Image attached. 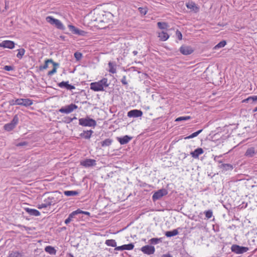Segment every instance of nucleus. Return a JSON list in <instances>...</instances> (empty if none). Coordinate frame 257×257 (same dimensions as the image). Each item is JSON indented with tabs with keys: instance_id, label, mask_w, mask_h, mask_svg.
Here are the masks:
<instances>
[{
	"instance_id": "obj_1",
	"label": "nucleus",
	"mask_w": 257,
	"mask_h": 257,
	"mask_svg": "<svg viewBox=\"0 0 257 257\" xmlns=\"http://www.w3.org/2000/svg\"><path fill=\"white\" fill-rule=\"evenodd\" d=\"M109 84L107 79L103 78L98 82L91 83L90 89L94 91H104V88L107 87Z\"/></svg>"
},
{
	"instance_id": "obj_2",
	"label": "nucleus",
	"mask_w": 257,
	"mask_h": 257,
	"mask_svg": "<svg viewBox=\"0 0 257 257\" xmlns=\"http://www.w3.org/2000/svg\"><path fill=\"white\" fill-rule=\"evenodd\" d=\"M46 21L51 25L55 26L57 29L61 30H65V27L61 22L52 16H48L46 18Z\"/></svg>"
},
{
	"instance_id": "obj_3",
	"label": "nucleus",
	"mask_w": 257,
	"mask_h": 257,
	"mask_svg": "<svg viewBox=\"0 0 257 257\" xmlns=\"http://www.w3.org/2000/svg\"><path fill=\"white\" fill-rule=\"evenodd\" d=\"M79 124L84 126H95L96 125V121L88 117L86 118H81L79 119Z\"/></svg>"
},
{
	"instance_id": "obj_4",
	"label": "nucleus",
	"mask_w": 257,
	"mask_h": 257,
	"mask_svg": "<svg viewBox=\"0 0 257 257\" xmlns=\"http://www.w3.org/2000/svg\"><path fill=\"white\" fill-rule=\"evenodd\" d=\"M231 249L232 252L236 254H242L248 251V248L237 244H233L231 247Z\"/></svg>"
},
{
	"instance_id": "obj_5",
	"label": "nucleus",
	"mask_w": 257,
	"mask_h": 257,
	"mask_svg": "<svg viewBox=\"0 0 257 257\" xmlns=\"http://www.w3.org/2000/svg\"><path fill=\"white\" fill-rule=\"evenodd\" d=\"M14 103L27 107L32 105L33 103L32 100L30 99L18 98L15 99V103Z\"/></svg>"
},
{
	"instance_id": "obj_6",
	"label": "nucleus",
	"mask_w": 257,
	"mask_h": 257,
	"mask_svg": "<svg viewBox=\"0 0 257 257\" xmlns=\"http://www.w3.org/2000/svg\"><path fill=\"white\" fill-rule=\"evenodd\" d=\"M77 106L75 104L71 103L70 105L65 106V107H61L59 109V111L61 113H69L72 112L74 110L77 108Z\"/></svg>"
},
{
	"instance_id": "obj_7",
	"label": "nucleus",
	"mask_w": 257,
	"mask_h": 257,
	"mask_svg": "<svg viewBox=\"0 0 257 257\" xmlns=\"http://www.w3.org/2000/svg\"><path fill=\"white\" fill-rule=\"evenodd\" d=\"M167 193V191L165 189L159 190L153 194L152 199L154 201L159 200L163 196L166 195Z\"/></svg>"
},
{
	"instance_id": "obj_8",
	"label": "nucleus",
	"mask_w": 257,
	"mask_h": 257,
	"mask_svg": "<svg viewBox=\"0 0 257 257\" xmlns=\"http://www.w3.org/2000/svg\"><path fill=\"white\" fill-rule=\"evenodd\" d=\"M141 250L145 254L151 255L154 253L155 251V248L153 246L146 245L143 246L141 248Z\"/></svg>"
},
{
	"instance_id": "obj_9",
	"label": "nucleus",
	"mask_w": 257,
	"mask_h": 257,
	"mask_svg": "<svg viewBox=\"0 0 257 257\" xmlns=\"http://www.w3.org/2000/svg\"><path fill=\"white\" fill-rule=\"evenodd\" d=\"M80 165L86 168L94 166L96 165V161L93 159H86L81 161Z\"/></svg>"
},
{
	"instance_id": "obj_10",
	"label": "nucleus",
	"mask_w": 257,
	"mask_h": 257,
	"mask_svg": "<svg viewBox=\"0 0 257 257\" xmlns=\"http://www.w3.org/2000/svg\"><path fill=\"white\" fill-rule=\"evenodd\" d=\"M193 51V48L189 46L183 45L180 48V52L185 55L191 54Z\"/></svg>"
},
{
	"instance_id": "obj_11",
	"label": "nucleus",
	"mask_w": 257,
	"mask_h": 257,
	"mask_svg": "<svg viewBox=\"0 0 257 257\" xmlns=\"http://www.w3.org/2000/svg\"><path fill=\"white\" fill-rule=\"evenodd\" d=\"M68 27L69 29V30L74 34L79 36H84L86 33L84 31L76 28L73 25H68Z\"/></svg>"
},
{
	"instance_id": "obj_12",
	"label": "nucleus",
	"mask_w": 257,
	"mask_h": 257,
	"mask_svg": "<svg viewBox=\"0 0 257 257\" xmlns=\"http://www.w3.org/2000/svg\"><path fill=\"white\" fill-rule=\"evenodd\" d=\"M143 112L141 110L133 109L127 112V116L129 117H138L142 116Z\"/></svg>"
},
{
	"instance_id": "obj_13",
	"label": "nucleus",
	"mask_w": 257,
	"mask_h": 257,
	"mask_svg": "<svg viewBox=\"0 0 257 257\" xmlns=\"http://www.w3.org/2000/svg\"><path fill=\"white\" fill-rule=\"evenodd\" d=\"M15 45L13 41L5 40L0 43V47L12 49L14 48Z\"/></svg>"
},
{
	"instance_id": "obj_14",
	"label": "nucleus",
	"mask_w": 257,
	"mask_h": 257,
	"mask_svg": "<svg viewBox=\"0 0 257 257\" xmlns=\"http://www.w3.org/2000/svg\"><path fill=\"white\" fill-rule=\"evenodd\" d=\"M58 85L60 88H65L67 90H72L75 88L74 85L69 84L68 81H62L58 83Z\"/></svg>"
},
{
	"instance_id": "obj_15",
	"label": "nucleus",
	"mask_w": 257,
	"mask_h": 257,
	"mask_svg": "<svg viewBox=\"0 0 257 257\" xmlns=\"http://www.w3.org/2000/svg\"><path fill=\"white\" fill-rule=\"evenodd\" d=\"M25 210L31 216H38L40 215V212L35 209L25 208Z\"/></svg>"
},
{
	"instance_id": "obj_16",
	"label": "nucleus",
	"mask_w": 257,
	"mask_h": 257,
	"mask_svg": "<svg viewBox=\"0 0 257 257\" xmlns=\"http://www.w3.org/2000/svg\"><path fill=\"white\" fill-rule=\"evenodd\" d=\"M186 5L188 9H190L195 13H197L199 11L198 7L196 6L195 3L193 2H189L187 3Z\"/></svg>"
},
{
	"instance_id": "obj_17",
	"label": "nucleus",
	"mask_w": 257,
	"mask_h": 257,
	"mask_svg": "<svg viewBox=\"0 0 257 257\" xmlns=\"http://www.w3.org/2000/svg\"><path fill=\"white\" fill-rule=\"evenodd\" d=\"M203 152V150L201 148H199L195 149L193 152H191L190 154L193 158H198L199 156L202 154Z\"/></svg>"
},
{
	"instance_id": "obj_18",
	"label": "nucleus",
	"mask_w": 257,
	"mask_h": 257,
	"mask_svg": "<svg viewBox=\"0 0 257 257\" xmlns=\"http://www.w3.org/2000/svg\"><path fill=\"white\" fill-rule=\"evenodd\" d=\"M132 139V137L126 135L122 138H117V140L121 145H124L128 143Z\"/></svg>"
},
{
	"instance_id": "obj_19",
	"label": "nucleus",
	"mask_w": 257,
	"mask_h": 257,
	"mask_svg": "<svg viewBox=\"0 0 257 257\" xmlns=\"http://www.w3.org/2000/svg\"><path fill=\"white\" fill-rule=\"evenodd\" d=\"M23 252H19L17 250L10 251L7 257H24Z\"/></svg>"
},
{
	"instance_id": "obj_20",
	"label": "nucleus",
	"mask_w": 257,
	"mask_h": 257,
	"mask_svg": "<svg viewBox=\"0 0 257 257\" xmlns=\"http://www.w3.org/2000/svg\"><path fill=\"white\" fill-rule=\"evenodd\" d=\"M80 209H77L76 211H73L69 215L68 217L65 220V223L67 224L71 222L72 218H74V216L79 214Z\"/></svg>"
},
{
	"instance_id": "obj_21",
	"label": "nucleus",
	"mask_w": 257,
	"mask_h": 257,
	"mask_svg": "<svg viewBox=\"0 0 257 257\" xmlns=\"http://www.w3.org/2000/svg\"><path fill=\"white\" fill-rule=\"evenodd\" d=\"M218 167L221 169L222 171L232 170L233 169V166L229 164H221L219 165Z\"/></svg>"
},
{
	"instance_id": "obj_22",
	"label": "nucleus",
	"mask_w": 257,
	"mask_h": 257,
	"mask_svg": "<svg viewBox=\"0 0 257 257\" xmlns=\"http://www.w3.org/2000/svg\"><path fill=\"white\" fill-rule=\"evenodd\" d=\"M93 133V132L91 130L83 131V133L80 134V136L86 139H89Z\"/></svg>"
},
{
	"instance_id": "obj_23",
	"label": "nucleus",
	"mask_w": 257,
	"mask_h": 257,
	"mask_svg": "<svg viewBox=\"0 0 257 257\" xmlns=\"http://www.w3.org/2000/svg\"><path fill=\"white\" fill-rule=\"evenodd\" d=\"M158 37L160 38V39L161 40L165 41H166L169 38V36L167 33L162 31L160 33H159Z\"/></svg>"
},
{
	"instance_id": "obj_24",
	"label": "nucleus",
	"mask_w": 257,
	"mask_h": 257,
	"mask_svg": "<svg viewBox=\"0 0 257 257\" xmlns=\"http://www.w3.org/2000/svg\"><path fill=\"white\" fill-rule=\"evenodd\" d=\"M179 232L177 229H174L172 231H168L165 232V235L167 237H170L174 236L178 234Z\"/></svg>"
},
{
	"instance_id": "obj_25",
	"label": "nucleus",
	"mask_w": 257,
	"mask_h": 257,
	"mask_svg": "<svg viewBox=\"0 0 257 257\" xmlns=\"http://www.w3.org/2000/svg\"><path fill=\"white\" fill-rule=\"evenodd\" d=\"M54 63H55V62H54L52 59H47L45 61V64L43 66H40V70H42L43 69H46L48 67V65L49 63H51L53 65Z\"/></svg>"
},
{
	"instance_id": "obj_26",
	"label": "nucleus",
	"mask_w": 257,
	"mask_h": 257,
	"mask_svg": "<svg viewBox=\"0 0 257 257\" xmlns=\"http://www.w3.org/2000/svg\"><path fill=\"white\" fill-rule=\"evenodd\" d=\"M255 154V151L254 149L253 148H248L245 153V155L248 157H252L253 156V155Z\"/></svg>"
},
{
	"instance_id": "obj_27",
	"label": "nucleus",
	"mask_w": 257,
	"mask_h": 257,
	"mask_svg": "<svg viewBox=\"0 0 257 257\" xmlns=\"http://www.w3.org/2000/svg\"><path fill=\"white\" fill-rule=\"evenodd\" d=\"M45 250L50 254H55L56 253V250L51 246H47L45 248Z\"/></svg>"
},
{
	"instance_id": "obj_28",
	"label": "nucleus",
	"mask_w": 257,
	"mask_h": 257,
	"mask_svg": "<svg viewBox=\"0 0 257 257\" xmlns=\"http://www.w3.org/2000/svg\"><path fill=\"white\" fill-rule=\"evenodd\" d=\"M64 194L67 196H73L78 195L79 192L77 191H65Z\"/></svg>"
},
{
	"instance_id": "obj_29",
	"label": "nucleus",
	"mask_w": 257,
	"mask_h": 257,
	"mask_svg": "<svg viewBox=\"0 0 257 257\" xmlns=\"http://www.w3.org/2000/svg\"><path fill=\"white\" fill-rule=\"evenodd\" d=\"M105 243L107 246H110L112 247H116V242L114 239H107L105 241Z\"/></svg>"
},
{
	"instance_id": "obj_30",
	"label": "nucleus",
	"mask_w": 257,
	"mask_h": 257,
	"mask_svg": "<svg viewBox=\"0 0 257 257\" xmlns=\"http://www.w3.org/2000/svg\"><path fill=\"white\" fill-rule=\"evenodd\" d=\"M53 68L52 70L50 71L48 73V75H52L56 72L57 68L59 66V64L57 63H54L53 64Z\"/></svg>"
},
{
	"instance_id": "obj_31",
	"label": "nucleus",
	"mask_w": 257,
	"mask_h": 257,
	"mask_svg": "<svg viewBox=\"0 0 257 257\" xmlns=\"http://www.w3.org/2000/svg\"><path fill=\"white\" fill-rule=\"evenodd\" d=\"M253 98H254L253 96H249L248 98L243 99L242 101V103H250L251 104H254L255 102H254V100H252Z\"/></svg>"
},
{
	"instance_id": "obj_32",
	"label": "nucleus",
	"mask_w": 257,
	"mask_h": 257,
	"mask_svg": "<svg viewBox=\"0 0 257 257\" xmlns=\"http://www.w3.org/2000/svg\"><path fill=\"white\" fill-rule=\"evenodd\" d=\"M112 142V140L109 139H107L102 141L101 143V146L102 147H106L110 146Z\"/></svg>"
},
{
	"instance_id": "obj_33",
	"label": "nucleus",
	"mask_w": 257,
	"mask_h": 257,
	"mask_svg": "<svg viewBox=\"0 0 257 257\" xmlns=\"http://www.w3.org/2000/svg\"><path fill=\"white\" fill-rule=\"evenodd\" d=\"M226 44V42L224 40H222L221 42H220L218 44H217L214 47V49L216 50L221 48L224 47Z\"/></svg>"
},
{
	"instance_id": "obj_34",
	"label": "nucleus",
	"mask_w": 257,
	"mask_h": 257,
	"mask_svg": "<svg viewBox=\"0 0 257 257\" xmlns=\"http://www.w3.org/2000/svg\"><path fill=\"white\" fill-rule=\"evenodd\" d=\"M157 26L160 29L162 30L167 29L168 27V24L165 22H158Z\"/></svg>"
},
{
	"instance_id": "obj_35",
	"label": "nucleus",
	"mask_w": 257,
	"mask_h": 257,
	"mask_svg": "<svg viewBox=\"0 0 257 257\" xmlns=\"http://www.w3.org/2000/svg\"><path fill=\"white\" fill-rule=\"evenodd\" d=\"M15 127L10 122L6 124L4 126V129L8 132L13 130Z\"/></svg>"
},
{
	"instance_id": "obj_36",
	"label": "nucleus",
	"mask_w": 257,
	"mask_h": 257,
	"mask_svg": "<svg viewBox=\"0 0 257 257\" xmlns=\"http://www.w3.org/2000/svg\"><path fill=\"white\" fill-rule=\"evenodd\" d=\"M49 204H48V202L47 201L46 199L44 201L43 203H42L41 204H39L37 206V207L39 209H42L44 208H46L48 206H49Z\"/></svg>"
},
{
	"instance_id": "obj_37",
	"label": "nucleus",
	"mask_w": 257,
	"mask_h": 257,
	"mask_svg": "<svg viewBox=\"0 0 257 257\" xmlns=\"http://www.w3.org/2000/svg\"><path fill=\"white\" fill-rule=\"evenodd\" d=\"M161 241V238H152L149 240L150 243L152 244H157Z\"/></svg>"
},
{
	"instance_id": "obj_38",
	"label": "nucleus",
	"mask_w": 257,
	"mask_h": 257,
	"mask_svg": "<svg viewBox=\"0 0 257 257\" xmlns=\"http://www.w3.org/2000/svg\"><path fill=\"white\" fill-rule=\"evenodd\" d=\"M202 131V130H200L199 131H198L197 132H196L193 134H192L191 135L188 136V137H186L185 138V139H192V138H193L194 137H197L199 134H200Z\"/></svg>"
},
{
	"instance_id": "obj_39",
	"label": "nucleus",
	"mask_w": 257,
	"mask_h": 257,
	"mask_svg": "<svg viewBox=\"0 0 257 257\" xmlns=\"http://www.w3.org/2000/svg\"><path fill=\"white\" fill-rule=\"evenodd\" d=\"M19 122V117L17 115H15L12 120L10 122V123L13 124L15 127H16V125Z\"/></svg>"
},
{
	"instance_id": "obj_40",
	"label": "nucleus",
	"mask_w": 257,
	"mask_h": 257,
	"mask_svg": "<svg viewBox=\"0 0 257 257\" xmlns=\"http://www.w3.org/2000/svg\"><path fill=\"white\" fill-rule=\"evenodd\" d=\"M46 200L48 202V204H49L50 206L54 205L56 202V201L53 197H49L46 199Z\"/></svg>"
},
{
	"instance_id": "obj_41",
	"label": "nucleus",
	"mask_w": 257,
	"mask_h": 257,
	"mask_svg": "<svg viewBox=\"0 0 257 257\" xmlns=\"http://www.w3.org/2000/svg\"><path fill=\"white\" fill-rule=\"evenodd\" d=\"M18 51L19 52H18V54H17V57L18 58H19V59H21L25 54V50H24V49L22 48V49H19Z\"/></svg>"
},
{
	"instance_id": "obj_42",
	"label": "nucleus",
	"mask_w": 257,
	"mask_h": 257,
	"mask_svg": "<svg viewBox=\"0 0 257 257\" xmlns=\"http://www.w3.org/2000/svg\"><path fill=\"white\" fill-rule=\"evenodd\" d=\"M108 66H109V71L110 73H116V68L113 65L112 63L109 62Z\"/></svg>"
},
{
	"instance_id": "obj_43",
	"label": "nucleus",
	"mask_w": 257,
	"mask_h": 257,
	"mask_svg": "<svg viewBox=\"0 0 257 257\" xmlns=\"http://www.w3.org/2000/svg\"><path fill=\"white\" fill-rule=\"evenodd\" d=\"M191 118L190 116H180L177 118L175 120L176 121H180L182 120H188Z\"/></svg>"
},
{
	"instance_id": "obj_44",
	"label": "nucleus",
	"mask_w": 257,
	"mask_h": 257,
	"mask_svg": "<svg viewBox=\"0 0 257 257\" xmlns=\"http://www.w3.org/2000/svg\"><path fill=\"white\" fill-rule=\"evenodd\" d=\"M124 250H132L134 247V245L133 243H129L128 244L123 245Z\"/></svg>"
},
{
	"instance_id": "obj_45",
	"label": "nucleus",
	"mask_w": 257,
	"mask_h": 257,
	"mask_svg": "<svg viewBox=\"0 0 257 257\" xmlns=\"http://www.w3.org/2000/svg\"><path fill=\"white\" fill-rule=\"evenodd\" d=\"M139 11L140 12V13L143 15H145L147 13V9L146 8H139Z\"/></svg>"
},
{
	"instance_id": "obj_46",
	"label": "nucleus",
	"mask_w": 257,
	"mask_h": 257,
	"mask_svg": "<svg viewBox=\"0 0 257 257\" xmlns=\"http://www.w3.org/2000/svg\"><path fill=\"white\" fill-rule=\"evenodd\" d=\"M74 57L75 59L78 61L81 59L82 55L81 53L76 52L74 53Z\"/></svg>"
},
{
	"instance_id": "obj_47",
	"label": "nucleus",
	"mask_w": 257,
	"mask_h": 257,
	"mask_svg": "<svg viewBox=\"0 0 257 257\" xmlns=\"http://www.w3.org/2000/svg\"><path fill=\"white\" fill-rule=\"evenodd\" d=\"M205 216L208 219L210 218L212 216V211L211 210L205 212Z\"/></svg>"
},
{
	"instance_id": "obj_48",
	"label": "nucleus",
	"mask_w": 257,
	"mask_h": 257,
	"mask_svg": "<svg viewBox=\"0 0 257 257\" xmlns=\"http://www.w3.org/2000/svg\"><path fill=\"white\" fill-rule=\"evenodd\" d=\"M4 69L6 71H11L14 70V67L12 66L6 65L4 67Z\"/></svg>"
},
{
	"instance_id": "obj_49",
	"label": "nucleus",
	"mask_w": 257,
	"mask_h": 257,
	"mask_svg": "<svg viewBox=\"0 0 257 257\" xmlns=\"http://www.w3.org/2000/svg\"><path fill=\"white\" fill-rule=\"evenodd\" d=\"M27 145H28V143L27 142H21V143H18L16 145V146L17 147H22V146H27Z\"/></svg>"
},
{
	"instance_id": "obj_50",
	"label": "nucleus",
	"mask_w": 257,
	"mask_h": 257,
	"mask_svg": "<svg viewBox=\"0 0 257 257\" xmlns=\"http://www.w3.org/2000/svg\"><path fill=\"white\" fill-rule=\"evenodd\" d=\"M121 83L123 85H127V82L126 81V76H123L121 80Z\"/></svg>"
},
{
	"instance_id": "obj_51",
	"label": "nucleus",
	"mask_w": 257,
	"mask_h": 257,
	"mask_svg": "<svg viewBox=\"0 0 257 257\" xmlns=\"http://www.w3.org/2000/svg\"><path fill=\"white\" fill-rule=\"evenodd\" d=\"M176 35H177V36L179 40H182V35L180 31H177Z\"/></svg>"
},
{
	"instance_id": "obj_52",
	"label": "nucleus",
	"mask_w": 257,
	"mask_h": 257,
	"mask_svg": "<svg viewBox=\"0 0 257 257\" xmlns=\"http://www.w3.org/2000/svg\"><path fill=\"white\" fill-rule=\"evenodd\" d=\"M124 250V247L123 245L119 246H116L114 248V250L118 251V250Z\"/></svg>"
},
{
	"instance_id": "obj_53",
	"label": "nucleus",
	"mask_w": 257,
	"mask_h": 257,
	"mask_svg": "<svg viewBox=\"0 0 257 257\" xmlns=\"http://www.w3.org/2000/svg\"><path fill=\"white\" fill-rule=\"evenodd\" d=\"M220 157H221V156H215V157L214 158V160L215 161H216V162H217L219 164L221 163H222L221 161L217 160V158H219Z\"/></svg>"
},
{
	"instance_id": "obj_54",
	"label": "nucleus",
	"mask_w": 257,
	"mask_h": 257,
	"mask_svg": "<svg viewBox=\"0 0 257 257\" xmlns=\"http://www.w3.org/2000/svg\"><path fill=\"white\" fill-rule=\"evenodd\" d=\"M162 257H172V256L170 254L168 253L163 255Z\"/></svg>"
},
{
	"instance_id": "obj_55",
	"label": "nucleus",
	"mask_w": 257,
	"mask_h": 257,
	"mask_svg": "<svg viewBox=\"0 0 257 257\" xmlns=\"http://www.w3.org/2000/svg\"><path fill=\"white\" fill-rule=\"evenodd\" d=\"M254 98H253L252 100H254L255 104L257 103V95H254Z\"/></svg>"
},
{
	"instance_id": "obj_56",
	"label": "nucleus",
	"mask_w": 257,
	"mask_h": 257,
	"mask_svg": "<svg viewBox=\"0 0 257 257\" xmlns=\"http://www.w3.org/2000/svg\"><path fill=\"white\" fill-rule=\"evenodd\" d=\"M79 213H82V214H89V213L88 212L83 211L80 210Z\"/></svg>"
},
{
	"instance_id": "obj_57",
	"label": "nucleus",
	"mask_w": 257,
	"mask_h": 257,
	"mask_svg": "<svg viewBox=\"0 0 257 257\" xmlns=\"http://www.w3.org/2000/svg\"><path fill=\"white\" fill-rule=\"evenodd\" d=\"M14 103H15V100H12L11 101V104H12V105H17L16 104H15Z\"/></svg>"
},
{
	"instance_id": "obj_58",
	"label": "nucleus",
	"mask_w": 257,
	"mask_h": 257,
	"mask_svg": "<svg viewBox=\"0 0 257 257\" xmlns=\"http://www.w3.org/2000/svg\"><path fill=\"white\" fill-rule=\"evenodd\" d=\"M76 118L75 117H73V118H70L69 119V122H71V121H72V120H73V119H76Z\"/></svg>"
},
{
	"instance_id": "obj_59",
	"label": "nucleus",
	"mask_w": 257,
	"mask_h": 257,
	"mask_svg": "<svg viewBox=\"0 0 257 257\" xmlns=\"http://www.w3.org/2000/svg\"><path fill=\"white\" fill-rule=\"evenodd\" d=\"M133 53L134 54V55H136L138 54V52L137 51H134L133 52Z\"/></svg>"
},
{
	"instance_id": "obj_60",
	"label": "nucleus",
	"mask_w": 257,
	"mask_h": 257,
	"mask_svg": "<svg viewBox=\"0 0 257 257\" xmlns=\"http://www.w3.org/2000/svg\"><path fill=\"white\" fill-rule=\"evenodd\" d=\"M257 111V106L253 109V112H255Z\"/></svg>"
}]
</instances>
